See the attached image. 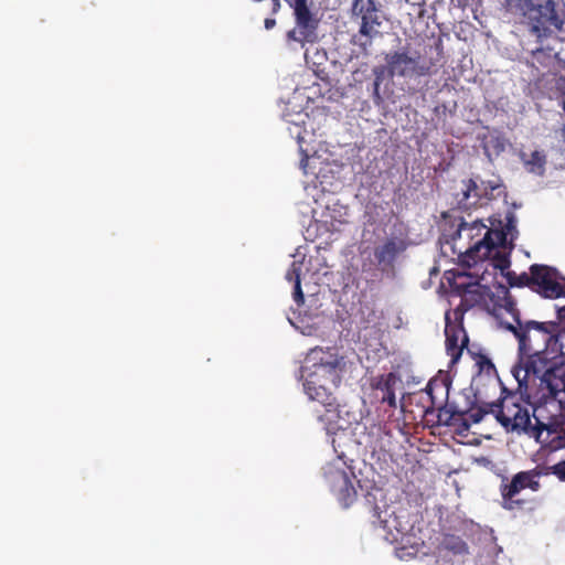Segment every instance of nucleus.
Here are the masks:
<instances>
[{
    "label": "nucleus",
    "instance_id": "obj_1",
    "mask_svg": "<svg viewBox=\"0 0 565 565\" xmlns=\"http://www.w3.org/2000/svg\"><path fill=\"white\" fill-rule=\"evenodd\" d=\"M513 322H508L505 329L511 331L519 342V362L512 367L514 379L521 376L524 381L531 375H556L562 382L565 371L564 356L547 351L552 341H556L558 323L554 321L537 322L529 320L523 322L514 301V310L508 311Z\"/></svg>",
    "mask_w": 565,
    "mask_h": 565
},
{
    "label": "nucleus",
    "instance_id": "obj_2",
    "mask_svg": "<svg viewBox=\"0 0 565 565\" xmlns=\"http://www.w3.org/2000/svg\"><path fill=\"white\" fill-rule=\"evenodd\" d=\"M530 399L529 411L535 424H565V371L562 382L556 375L535 374L524 381L515 379Z\"/></svg>",
    "mask_w": 565,
    "mask_h": 565
},
{
    "label": "nucleus",
    "instance_id": "obj_3",
    "mask_svg": "<svg viewBox=\"0 0 565 565\" xmlns=\"http://www.w3.org/2000/svg\"><path fill=\"white\" fill-rule=\"evenodd\" d=\"M508 12L521 15L530 32L539 41L563 30L565 4L563 0H503Z\"/></svg>",
    "mask_w": 565,
    "mask_h": 565
},
{
    "label": "nucleus",
    "instance_id": "obj_4",
    "mask_svg": "<svg viewBox=\"0 0 565 565\" xmlns=\"http://www.w3.org/2000/svg\"><path fill=\"white\" fill-rule=\"evenodd\" d=\"M341 361L337 354L328 353L313 365V371L308 374L303 388L310 399L319 402L328 414V424L335 422L334 397L331 387H338L341 383Z\"/></svg>",
    "mask_w": 565,
    "mask_h": 565
},
{
    "label": "nucleus",
    "instance_id": "obj_5",
    "mask_svg": "<svg viewBox=\"0 0 565 565\" xmlns=\"http://www.w3.org/2000/svg\"><path fill=\"white\" fill-rule=\"evenodd\" d=\"M518 390L520 393L503 386L497 402H478L469 409L471 420L478 424L486 415L492 414L499 424H531L530 399L523 388L519 386Z\"/></svg>",
    "mask_w": 565,
    "mask_h": 565
},
{
    "label": "nucleus",
    "instance_id": "obj_6",
    "mask_svg": "<svg viewBox=\"0 0 565 565\" xmlns=\"http://www.w3.org/2000/svg\"><path fill=\"white\" fill-rule=\"evenodd\" d=\"M458 296L461 300L452 311L455 321L462 322L465 313L473 307H479L495 317H500L503 311L514 310V299L509 288L502 284L495 285L492 290L480 281L473 282L471 288H467Z\"/></svg>",
    "mask_w": 565,
    "mask_h": 565
},
{
    "label": "nucleus",
    "instance_id": "obj_7",
    "mask_svg": "<svg viewBox=\"0 0 565 565\" xmlns=\"http://www.w3.org/2000/svg\"><path fill=\"white\" fill-rule=\"evenodd\" d=\"M504 221V225H502V221H498L500 228H487L481 239L459 255V264L462 267L471 268L476 266L479 262L489 258L495 248L504 247L509 235L511 241L515 237V234H518L515 214L512 211L507 212Z\"/></svg>",
    "mask_w": 565,
    "mask_h": 565
},
{
    "label": "nucleus",
    "instance_id": "obj_8",
    "mask_svg": "<svg viewBox=\"0 0 565 565\" xmlns=\"http://www.w3.org/2000/svg\"><path fill=\"white\" fill-rule=\"evenodd\" d=\"M384 60L388 64L390 78H419L434 73L433 60L420 55L412 56L407 50L386 53Z\"/></svg>",
    "mask_w": 565,
    "mask_h": 565
},
{
    "label": "nucleus",
    "instance_id": "obj_9",
    "mask_svg": "<svg viewBox=\"0 0 565 565\" xmlns=\"http://www.w3.org/2000/svg\"><path fill=\"white\" fill-rule=\"evenodd\" d=\"M507 431L518 430L532 434L542 447L550 451L565 448V426H504ZM548 472L565 482V460L547 468Z\"/></svg>",
    "mask_w": 565,
    "mask_h": 565
},
{
    "label": "nucleus",
    "instance_id": "obj_10",
    "mask_svg": "<svg viewBox=\"0 0 565 565\" xmlns=\"http://www.w3.org/2000/svg\"><path fill=\"white\" fill-rule=\"evenodd\" d=\"M537 476L534 470H530L518 472L510 481L504 478L500 486L501 507L508 511L524 510L529 501L515 497L524 489L537 491L540 489Z\"/></svg>",
    "mask_w": 565,
    "mask_h": 565
},
{
    "label": "nucleus",
    "instance_id": "obj_11",
    "mask_svg": "<svg viewBox=\"0 0 565 565\" xmlns=\"http://www.w3.org/2000/svg\"><path fill=\"white\" fill-rule=\"evenodd\" d=\"M557 271L546 265L534 264L530 267V289L545 298L556 299L564 295V286L556 279Z\"/></svg>",
    "mask_w": 565,
    "mask_h": 565
},
{
    "label": "nucleus",
    "instance_id": "obj_12",
    "mask_svg": "<svg viewBox=\"0 0 565 565\" xmlns=\"http://www.w3.org/2000/svg\"><path fill=\"white\" fill-rule=\"evenodd\" d=\"M445 320L446 351L451 359V363L455 364L460 359L463 349L469 348V339L462 327V322H451L450 312L446 313Z\"/></svg>",
    "mask_w": 565,
    "mask_h": 565
},
{
    "label": "nucleus",
    "instance_id": "obj_13",
    "mask_svg": "<svg viewBox=\"0 0 565 565\" xmlns=\"http://www.w3.org/2000/svg\"><path fill=\"white\" fill-rule=\"evenodd\" d=\"M407 248L405 239L393 236L374 248V258L382 271L392 269L395 260Z\"/></svg>",
    "mask_w": 565,
    "mask_h": 565
},
{
    "label": "nucleus",
    "instance_id": "obj_14",
    "mask_svg": "<svg viewBox=\"0 0 565 565\" xmlns=\"http://www.w3.org/2000/svg\"><path fill=\"white\" fill-rule=\"evenodd\" d=\"M487 200L486 188L483 181L478 183L475 179L461 181L460 192L456 194L458 209L469 211L476 207L481 200Z\"/></svg>",
    "mask_w": 565,
    "mask_h": 565
},
{
    "label": "nucleus",
    "instance_id": "obj_15",
    "mask_svg": "<svg viewBox=\"0 0 565 565\" xmlns=\"http://www.w3.org/2000/svg\"><path fill=\"white\" fill-rule=\"evenodd\" d=\"M352 11L361 18L360 33L372 38L375 25H380L379 8L375 0H354Z\"/></svg>",
    "mask_w": 565,
    "mask_h": 565
},
{
    "label": "nucleus",
    "instance_id": "obj_16",
    "mask_svg": "<svg viewBox=\"0 0 565 565\" xmlns=\"http://www.w3.org/2000/svg\"><path fill=\"white\" fill-rule=\"evenodd\" d=\"M402 384L401 376L394 372L382 374L374 379L372 387L382 393L381 402L387 403L390 407H396L395 391Z\"/></svg>",
    "mask_w": 565,
    "mask_h": 565
},
{
    "label": "nucleus",
    "instance_id": "obj_17",
    "mask_svg": "<svg viewBox=\"0 0 565 565\" xmlns=\"http://www.w3.org/2000/svg\"><path fill=\"white\" fill-rule=\"evenodd\" d=\"M294 9L296 25L302 33L310 32L315 34L319 19L316 18L315 13L310 10L307 0H292L290 2Z\"/></svg>",
    "mask_w": 565,
    "mask_h": 565
},
{
    "label": "nucleus",
    "instance_id": "obj_18",
    "mask_svg": "<svg viewBox=\"0 0 565 565\" xmlns=\"http://www.w3.org/2000/svg\"><path fill=\"white\" fill-rule=\"evenodd\" d=\"M332 482L338 500L344 508H349L356 498V491L349 475L344 470H337L332 473Z\"/></svg>",
    "mask_w": 565,
    "mask_h": 565
},
{
    "label": "nucleus",
    "instance_id": "obj_19",
    "mask_svg": "<svg viewBox=\"0 0 565 565\" xmlns=\"http://www.w3.org/2000/svg\"><path fill=\"white\" fill-rule=\"evenodd\" d=\"M372 518H373V524L381 525L384 530L388 531L390 533H393V531H396L398 534H405L408 532V523L402 522L401 515H395L394 512L388 515V519L382 516V511L377 505H374L372 508Z\"/></svg>",
    "mask_w": 565,
    "mask_h": 565
},
{
    "label": "nucleus",
    "instance_id": "obj_20",
    "mask_svg": "<svg viewBox=\"0 0 565 565\" xmlns=\"http://www.w3.org/2000/svg\"><path fill=\"white\" fill-rule=\"evenodd\" d=\"M445 277L451 288V292L457 296L467 288H471L473 282L479 281L476 275L458 269L446 271Z\"/></svg>",
    "mask_w": 565,
    "mask_h": 565
},
{
    "label": "nucleus",
    "instance_id": "obj_21",
    "mask_svg": "<svg viewBox=\"0 0 565 565\" xmlns=\"http://www.w3.org/2000/svg\"><path fill=\"white\" fill-rule=\"evenodd\" d=\"M467 353L471 356L478 369V375H484L489 379L498 376L497 369L489 356L480 350L475 351L473 348H467Z\"/></svg>",
    "mask_w": 565,
    "mask_h": 565
},
{
    "label": "nucleus",
    "instance_id": "obj_22",
    "mask_svg": "<svg viewBox=\"0 0 565 565\" xmlns=\"http://www.w3.org/2000/svg\"><path fill=\"white\" fill-rule=\"evenodd\" d=\"M524 166L530 173L542 177L545 173L546 154L543 151L535 150L527 160H524Z\"/></svg>",
    "mask_w": 565,
    "mask_h": 565
},
{
    "label": "nucleus",
    "instance_id": "obj_23",
    "mask_svg": "<svg viewBox=\"0 0 565 565\" xmlns=\"http://www.w3.org/2000/svg\"><path fill=\"white\" fill-rule=\"evenodd\" d=\"M508 284L511 287H529L531 286L530 275L523 273L521 275H516L514 271L508 270L503 273Z\"/></svg>",
    "mask_w": 565,
    "mask_h": 565
},
{
    "label": "nucleus",
    "instance_id": "obj_24",
    "mask_svg": "<svg viewBox=\"0 0 565 565\" xmlns=\"http://www.w3.org/2000/svg\"><path fill=\"white\" fill-rule=\"evenodd\" d=\"M445 545L448 550L454 551L456 554H463L468 552V546L460 537L449 536L445 540Z\"/></svg>",
    "mask_w": 565,
    "mask_h": 565
},
{
    "label": "nucleus",
    "instance_id": "obj_25",
    "mask_svg": "<svg viewBox=\"0 0 565 565\" xmlns=\"http://www.w3.org/2000/svg\"><path fill=\"white\" fill-rule=\"evenodd\" d=\"M486 225L482 224L481 222L479 221H473L471 224H468L466 222H461L458 226V236H462V234H466L467 237H472V231L473 230H477L478 232H480L481 230H486Z\"/></svg>",
    "mask_w": 565,
    "mask_h": 565
},
{
    "label": "nucleus",
    "instance_id": "obj_26",
    "mask_svg": "<svg viewBox=\"0 0 565 565\" xmlns=\"http://www.w3.org/2000/svg\"><path fill=\"white\" fill-rule=\"evenodd\" d=\"M312 35L313 34L310 33V32L302 33L301 30H299L298 28L294 29V30H290L287 33V38L289 40H292V41H296V42H301V43H303L306 41H310Z\"/></svg>",
    "mask_w": 565,
    "mask_h": 565
},
{
    "label": "nucleus",
    "instance_id": "obj_27",
    "mask_svg": "<svg viewBox=\"0 0 565 565\" xmlns=\"http://www.w3.org/2000/svg\"><path fill=\"white\" fill-rule=\"evenodd\" d=\"M292 298L298 306H301L305 302V296H303V292L301 289V280L297 273H296V282L294 284Z\"/></svg>",
    "mask_w": 565,
    "mask_h": 565
},
{
    "label": "nucleus",
    "instance_id": "obj_28",
    "mask_svg": "<svg viewBox=\"0 0 565 565\" xmlns=\"http://www.w3.org/2000/svg\"><path fill=\"white\" fill-rule=\"evenodd\" d=\"M373 74L375 76L374 83L381 84L385 76L388 77V64L385 62V65L375 66L373 68Z\"/></svg>",
    "mask_w": 565,
    "mask_h": 565
},
{
    "label": "nucleus",
    "instance_id": "obj_29",
    "mask_svg": "<svg viewBox=\"0 0 565 565\" xmlns=\"http://www.w3.org/2000/svg\"><path fill=\"white\" fill-rule=\"evenodd\" d=\"M494 252V260H495V267L499 268L502 273L510 267V260L507 256L500 255V253L497 250Z\"/></svg>",
    "mask_w": 565,
    "mask_h": 565
},
{
    "label": "nucleus",
    "instance_id": "obj_30",
    "mask_svg": "<svg viewBox=\"0 0 565 565\" xmlns=\"http://www.w3.org/2000/svg\"><path fill=\"white\" fill-rule=\"evenodd\" d=\"M300 271H301V268L299 265H297L295 262L291 264V267L289 268V270L287 271L286 274V278L289 280V281H294V284L296 282V273L300 276Z\"/></svg>",
    "mask_w": 565,
    "mask_h": 565
},
{
    "label": "nucleus",
    "instance_id": "obj_31",
    "mask_svg": "<svg viewBox=\"0 0 565 565\" xmlns=\"http://www.w3.org/2000/svg\"><path fill=\"white\" fill-rule=\"evenodd\" d=\"M546 51H547V54H546L547 57H552L553 56L554 58H556L559 67L565 70V58H562L559 56L558 52H553V50L551 47H547Z\"/></svg>",
    "mask_w": 565,
    "mask_h": 565
},
{
    "label": "nucleus",
    "instance_id": "obj_32",
    "mask_svg": "<svg viewBox=\"0 0 565 565\" xmlns=\"http://www.w3.org/2000/svg\"><path fill=\"white\" fill-rule=\"evenodd\" d=\"M483 184L486 188L487 200H491L493 198V191L498 189V185L491 181H483Z\"/></svg>",
    "mask_w": 565,
    "mask_h": 565
},
{
    "label": "nucleus",
    "instance_id": "obj_33",
    "mask_svg": "<svg viewBox=\"0 0 565 565\" xmlns=\"http://www.w3.org/2000/svg\"><path fill=\"white\" fill-rule=\"evenodd\" d=\"M380 86L379 83H373V100L376 105H380L383 102V98L380 94Z\"/></svg>",
    "mask_w": 565,
    "mask_h": 565
},
{
    "label": "nucleus",
    "instance_id": "obj_34",
    "mask_svg": "<svg viewBox=\"0 0 565 565\" xmlns=\"http://www.w3.org/2000/svg\"><path fill=\"white\" fill-rule=\"evenodd\" d=\"M455 434L460 438H467L471 426H456Z\"/></svg>",
    "mask_w": 565,
    "mask_h": 565
},
{
    "label": "nucleus",
    "instance_id": "obj_35",
    "mask_svg": "<svg viewBox=\"0 0 565 565\" xmlns=\"http://www.w3.org/2000/svg\"><path fill=\"white\" fill-rule=\"evenodd\" d=\"M418 426H406V425H403V426H396L398 433L402 435V436H407L411 434V428H417Z\"/></svg>",
    "mask_w": 565,
    "mask_h": 565
},
{
    "label": "nucleus",
    "instance_id": "obj_36",
    "mask_svg": "<svg viewBox=\"0 0 565 565\" xmlns=\"http://www.w3.org/2000/svg\"><path fill=\"white\" fill-rule=\"evenodd\" d=\"M533 57L539 61V62H542V56L545 55V50L543 47H539L536 50H534L533 52Z\"/></svg>",
    "mask_w": 565,
    "mask_h": 565
},
{
    "label": "nucleus",
    "instance_id": "obj_37",
    "mask_svg": "<svg viewBox=\"0 0 565 565\" xmlns=\"http://www.w3.org/2000/svg\"><path fill=\"white\" fill-rule=\"evenodd\" d=\"M264 24L267 30H270L276 25V20L271 19V18H267V19H265Z\"/></svg>",
    "mask_w": 565,
    "mask_h": 565
},
{
    "label": "nucleus",
    "instance_id": "obj_38",
    "mask_svg": "<svg viewBox=\"0 0 565 565\" xmlns=\"http://www.w3.org/2000/svg\"><path fill=\"white\" fill-rule=\"evenodd\" d=\"M273 1V12L276 13L278 12L279 8H280V0H271Z\"/></svg>",
    "mask_w": 565,
    "mask_h": 565
},
{
    "label": "nucleus",
    "instance_id": "obj_39",
    "mask_svg": "<svg viewBox=\"0 0 565 565\" xmlns=\"http://www.w3.org/2000/svg\"><path fill=\"white\" fill-rule=\"evenodd\" d=\"M461 444H468V445H478L479 440L477 438L468 439V440H460Z\"/></svg>",
    "mask_w": 565,
    "mask_h": 565
},
{
    "label": "nucleus",
    "instance_id": "obj_40",
    "mask_svg": "<svg viewBox=\"0 0 565 565\" xmlns=\"http://www.w3.org/2000/svg\"><path fill=\"white\" fill-rule=\"evenodd\" d=\"M427 393L429 394L431 401L434 402V396H433V384L431 383H428L427 385Z\"/></svg>",
    "mask_w": 565,
    "mask_h": 565
},
{
    "label": "nucleus",
    "instance_id": "obj_41",
    "mask_svg": "<svg viewBox=\"0 0 565 565\" xmlns=\"http://www.w3.org/2000/svg\"><path fill=\"white\" fill-rule=\"evenodd\" d=\"M438 417H439V419H438V422L436 424L440 425V424H443V422H441V414H439ZM444 424H449V423H448V420H446V422H444Z\"/></svg>",
    "mask_w": 565,
    "mask_h": 565
},
{
    "label": "nucleus",
    "instance_id": "obj_42",
    "mask_svg": "<svg viewBox=\"0 0 565 565\" xmlns=\"http://www.w3.org/2000/svg\"><path fill=\"white\" fill-rule=\"evenodd\" d=\"M383 428V433L386 434V435H390L391 431L390 430H386L387 426H381Z\"/></svg>",
    "mask_w": 565,
    "mask_h": 565
},
{
    "label": "nucleus",
    "instance_id": "obj_43",
    "mask_svg": "<svg viewBox=\"0 0 565 565\" xmlns=\"http://www.w3.org/2000/svg\"><path fill=\"white\" fill-rule=\"evenodd\" d=\"M491 225L495 226V220L491 221Z\"/></svg>",
    "mask_w": 565,
    "mask_h": 565
},
{
    "label": "nucleus",
    "instance_id": "obj_44",
    "mask_svg": "<svg viewBox=\"0 0 565 565\" xmlns=\"http://www.w3.org/2000/svg\"><path fill=\"white\" fill-rule=\"evenodd\" d=\"M425 427H426V426H422V428H425ZM428 427H429V428H434L435 426L429 425Z\"/></svg>",
    "mask_w": 565,
    "mask_h": 565
},
{
    "label": "nucleus",
    "instance_id": "obj_45",
    "mask_svg": "<svg viewBox=\"0 0 565 565\" xmlns=\"http://www.w3.org/2000/svg\"><path fill=\"white\" fill-rule=\"evenodd\" d=\"M563 108H564V110H565V99H564V103H563Z\"/></svg>",
    "mask_w": 565,
    "mask_h": 565
},
{
    "label": "nucleus",
    "instance_id": "obj_46",
    "mask_svg": "<svg viewBox=\"0 0 565 565\" xmlns=\"http://www.w3.org/2000/svg\"><path fill=\"white\" fill-rule=\"evenodd\" d=\"M255 2H259L260 0H254Z\"/></svg>",
    "mask_w": 565,
    "mask_h": 565
},
{
    "label": "nucleus",
    "instance_id": "obj_47",
    "mask_svg": "<svg viewBox=\"0 0 565 565\" xmlns=\"http://www.w3.org/2000/svg\"><path fill=\"white\" fill-rule=\"evenodd\" d=\"M563 296H565V290H564V295Z\"/></svg>",
    "mask_w": 565,
    "mask_h": 565
}]
</instances>
